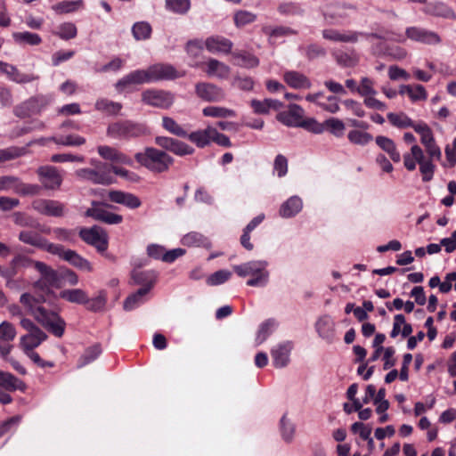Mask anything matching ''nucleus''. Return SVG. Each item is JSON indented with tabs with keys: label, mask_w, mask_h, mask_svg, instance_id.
Listing matches in <instances>:
<instances>
[{
	"label": "nucleus",
	"mask_w": 456,
	"mask_h": 456,
	"mask_svg": "<svg viewBox=\"0 0 456 456\" xmlns=\"http://www.w3.org/2000/svg\"><path fill=\"white\" fill-rule=\"evenodd\" d=\"M133 280L136 284L152 289L157 280V273L154 271H135L133 273Z\"/></svg>",
	"instance_id": "47"
},
{
	"label": "nucleus",
	"mask_w": 456,
	"mask_h": 456,
	"mask_svg": "<svg viewBox=\"0 0 456 456\" xmlns=\"http://www.w3.org/2000/svg\"><path fill=\"white\" fill-rule=\"evenodd\" d=\"M294 347L291 341H282L271 349L273 364L275 368H284L290 361V353Z\"/></svg>",
	"instance_id": "19"
},
{
	"label": "nucleus",
	"mask_w": 456,
	"mask_h": 456,
	"mask_svg": "<svg viewBox=\"0 0 456 456\" xmlns=\"http://www.w3.org/2000/svg\"><path fill=\"white\" fill-rule=\"evenodd\" d=\"M202 112L204 116L213 118H233L236 116L233 110L220 106H208L203 109Z\"/></svg>",
	"instance_id": "50"
},
{
	"label": "nucleus",
	"mask_w": 456,
	"mask_h": 456,
	"mask_svg": "<svg viewBox=\"0 0 456 456\" xmlns=\"http://www.w3.org/2000/svg\"><path fill=\"white\" fill-rule=\"evenodd\" d=\"M284 81L294 89H309L312 86L310 79L304 74L289 70L283 75Z\"/></svg>",
	"instance_id": "28"
},
{
	"label": "nucleus",
	"mask_w": 456,
	"mask_h": 456,
	"mask_svg": "<svg viewBox=\"0 0 456 456\" xmlns=\"http://www.w3.org/2000/svg\"><path fill=\"white\" fill-rule=\"evenodd\" d=\"M107 303V293L104 290L98 292L97 296L89 298L86 305L89 311L99 312L104 309Z\"/></svg>",
	"instance_id": "55"
},
{
	"label": "nucleus",
	"mask_w": 456,
	"mask_h": 456,
	"mask_svg": "<svg viewBox=\"0 0 456 456\" xmlns=\"http://www.w3.org/2000/svg\"><path fill=\"white\" fill-rule=\"evenodd\" d=\"M102 353V347L99 344H95L86 349L84 354L78 360L77 367L82 368L94 362Z\"/></svg>",
	"instance_id": "51"
},
{
	"label": "nucleus",
	"mask_w": 456,
	"mask_h": 456,
	"mask_svg": "<svg viewBox=\"0 0 456 456\" xmlns=\"http://www.w3.org/2000/svg\"><path fill=\"white\" fill-rule=\"evenodd\" d=\"M46 338L47 335L42 330H38L22 336L20 338V345L24 352L31 351L37 347Z\"/></svg>",
	"instance_id": "31"
},
{
	"label": "nucleus",
	"mask_w": 456,
	"mask_h": 456,
	"mask_svg": "<svg viewBox=\"0 0 456 456\" xmlns=\"http://www.w3.org/2000/svg\"><path fill=\"white\" fill-rule=\"evenodd\" d=\"M83 8V0L61 1L52 6V9L58 14L71 13Z\"/></svg>",
	"instance_id": "43"
},
{
	"label": "nucleus",
	"mask_w": 456,
	"mask_h": 456,
	"mask_svg": "<svg viewBox=\"0 0 456 456\" xmlns=\"http://www.w3.org/2000/svg\"><path fill=\"white\" fill-rule=\"evenodd\" d=\"M162 126L165 130L175 136L183 138L187 137V131L184 130L174 118L170 117L162 118Z\"/></svg>",
	"instance_id": "52"
},
{
	"label": "nucleus",
	"mask_w": 456,
	"mask_h": 456,
	"mask_svg": "<svg viewBox=\"0 0 456 456\" xmlns=\"http://www.w3.org/2000/svg\"><path fill=\"white\" fill-rule=\"evenodd\" d=\"M109 199L114 203L124 205L131 209L138 208L142 205V201L137 196L122 191H110Z\"/></svg>",
	"instance_id": "26"
},
{
	"label": "nucleus",
	"mask_w": 456,
	"mask_h": 456,
	"mask_svg": "<svg viewBox=\"0 0 456 456\" xmlns=\"http://www.w3.org/2000/svg\"><path fill=\"white\" fill-rule=\"evenodd\" d=\"M39 181L45 189H59L62 183V176L57 167L53 166H42L37 171Z\"/></svg>",
	"instance_id": "17"
},
{
	"label": "nucleus",
	"mask_w": 456,
	"mask_h": 456,
	"mask_svg": "<svg viewBox=\"0 0 456 456\" xmlns=\"http://www.w3.org/2000/svg\"><path fill=\"white\" fill-rule=\"evenodd\" d=\"M333 328V322L329 316L322 317L316 322V330L322 338H329Z\"/></svg>",
	"instance_id": "64"
},
{
	"label": "nucleus",
	"mask_w": 456,
	"mask_h": 456,
	"mask_svg": "<svg viewBox=\"0 0 456 456\" xmlns=\"http://www.w3.org/2000/svg\"><path fill=\"white\" fill-rule=\"evenodd\" d=\"M16 337V329L9 322H3L0 323V341L3 343H10Z\"/></svg>",
	"instance_id": "60"
},
{
	"label": "nucleus",
	"mask_w": 456,
	"mask_h": 456,
	"mask_svg": "<svg viewBox=\"0 0 456 456\" xmlns=\"http://www.w3.org/2000/svg\"><path fill=\"white\" fill-rule=\"evenodd\" d=\"M234 59V64L246 68L251 69L258 66L259 60L255 55L247 52H237L232 54Z\"/></svg>",
	"instance_id": "44"
},
{
	"label": "nucleus",
	"mask_w": 456,
	"mask_h": 456,
	"mask_svg": "<svg viewBox=\"0 0 456 456\" xmlns=\"http://www.w3.org/2000/svg\"><path fill=\"white\" fill-rule=\"evenodd\" d=\"M151 81L173 80L185 76V71L176 69L169 63H156L149 67Z\"/></svg>",
	"instance_id": "12"
},
{
	"label": "nucleus",
	"mask_w": 456,
	"mask_h": 456,
	"mask_svg": "<svg viewBox=\"0 0 456 456\" xmlns=\"http://www.w3.org/2000/svg\"><path fill=\"white\" fill-rule=\"evenodd\" d=\"M0 389H4L8 392H14L17 390L24 391L26 389V385L13 374L0 370Z\"/></svg>",
	"instance_id": "30"
},
{
	"label": "nucleus",
	"mask_w": 456,
	"mask_h": 456,
	"mask_svg": "<svg viewBox=\"0 0 456 456\" xmlns=\"http://www.w3.org/2000/svg\"><path fill=\"white\" fill-rule=\"evenodd\" d=\"M157 145L162 149L171 151L177 156L191 155L194 152V149L187 143L167 136H157L155 138Z\"/></svg>",
	"instance_id": "16"
},
{
	"label": "nucleus",
	"mask_w": 456,
	"mask_h": 456,
	"mask_svg": "<svg viewBox=\"0 0 456 456\" xmlns=\"http://www.w3.org/2000/svg\"><path fill=\"white\" fill-rule=\"evenodd\" d=\"M377 145L385 152H387L389 158L395 163L400 162L401 154L397 151L395 142L384 135H379L375 138Z\"/></svg>",
	"instance_id": "33"
},
{
	"label": "nucleus",
	"mask_w": 456,
	"mask_h": 456,
	"mask_svg": "<svg viewBox=\"0 0 456 456\" xmlns=\"http://www.w3.org/2000/svg\"><path fill=\"white\" fill-rule=\"evenodd\" d=\"M268 263L265 260H254L242 265H234L233 270L240 277L252 276L247 281L251 287L265 286L269 279V272L266 270Z\"/></svg>",
	"instance_id": "3"
},
{
	"label": "nucleus",
	"mask_w": 456,
	"mask_h": 456,
	"mask_svg": "<svg viewBox=\"0 0 456 456\" xmlns=\"http://www.w3.org/2000/svg\"><path fill=\"white\" fill-rule=\"evenodd\" d=\"M166 9L178 14L186 13L191 7L190 0H166Z\"/></svg>",
	"instance_id": "57"
},
{
	"label": "nucleus",
	"mask_w": 456,
	"mask_h": 456,
	"mask_svg": "<svg viewBox=\"0 0 456 456\" xmlns=\"http://www.w3.org/2000/svg\"><path fill=\"white\" fill-rule=\"evenodd\" d=\"M387 118L393 126L400 129H404L408 127H411L414 129V126L417 125L404 112H389L387 115Z\"/></svg>",
	"instance_id": "41"
},
{
	"label": "nucleus",
	"mask_w": 456,
	"mask_h": 456,
	"mask_svg": "<svg viewBox=\"0 0 456 456\" xmlns=\"http://www.w3.org/2000/svg\"><path fill=\"white\" fill-rule=\"evenodd\" d=\"M2 74H4L9 80L17 84L30 83L39 78L38 76L34 74L21 73L16 66L0 61V75Z\"/></svg>",
	"instance_id": "21"
},
{
	"label": "nucleus",
	"mask_w": 456,
	"mask_h": 456,
	"mask_svg": "<svg viewBox=\"0 0 456 456\" xmlns=\"http://www.w3.org/2000/svg\"><path fill=\"white\" fill-rule=\"evenodd\" d=\"M414 131L420 135V142L424 147L436 142L431 128L426 123H418L414 126Z\"/></svg>",
	"instance_id": "56"
},
{
	"label": "nucleus",
	"mask_w": 456,
	"mask_h": 456,
	"mask_svg": "<svg viewBox=\"0 0 456 456\" xmlns=\"http://www.w3.org/2000/svg\"><path fill=\"white\" fill-rule=\"evenodd\" d=\"M77 34V27L72 22H64L61 24L57 31L55 32V35H57L60 38L63 40H69L74 37H76Z\"/></svg>",
	"instance_id": "58"
},
{
	"label": "nucleus",
	"mask_w": 456,
	"mask_h": 456,
	"mask_svg": "<svg viewBox=\"0 0 456 456\" xmlns=\"http://www.w3.org/2000/svg\"><path fill=\"white\" fill-rule=\"evenodd\" d=\"M79 236L86 243L94 247L100 253L105 252L108 248V237L98 226L80 229Z\"/></svg>",
	"instance_id": "10"
},
{
	"label": "nucleus",
	"mask_w": 456,
	"mask_h": 456,
	"mask_svg": "<svg viewBox=\"0 0 456 456\" xmlns=\"http://www.w3.org/2000/svg\"><path fill=\"white\" fill-rule=\"evenodd\" d=\"M136 161L154 173H163L174 164V159L164 151L147 147L143 152H137Z\"/></svg>",
	"instance_id": "2"
},
{
	"label": "nucleus",
	"mask_w": 456,
	"mask_h": 456,
	"mask_svg": "<svg viewBox=\"0 0 456 456\" xmlns=\"http://www.w3.org/2000/svg\"><path fill=\"white\" fill-rule=\"evenodd\" d=\"M142 102L147 105L166 110L173 105L175 94L166 90L147 89L142 93Z\"/></svg>",
	"instance_id": "8"
},
{
	"label": "nucleus",
	"mask_w": 456,
	"mask_h": 456,
	"mask_svg": "<svg viewBox=\"0 0 456 456\" xmlns=\"http://www.w3.org/2000/svg\"><path fill=\"white\" fill-rule=\"evenodd\" d=\"M347 139L353 144L365 146L373 140V136L370 133L354 129L348 132Z\"/></svg>",
	"instance_id": "49"
},
{
	"label": "nucleus",
	"mask_w": 456,
	"mask_h": 456,
	"mask_svg": "<svg viewBox=\"0 0 456 456\" xmlns=\"http://www.w3.org/2000/svg\"><path fill=\"white\" fill-rule=\"evenodd\" d=\"M132 34L138 41L149 39L151 35V27L145 21L136 22L132 27Z\"/></svg>",
	"instance_id": "54"
},
{
	"label": "nucleus",
	"mask_w": 456,
	"mask_h": 456,
	"mask_svg": "<svg viewBox=\"0 0 456 456\" xmlns=\"http://www.w3.org/2000/svg\"><path fill=\"white\" fill-rule=\"evenodd\" d=\"M96 110L105 113L107 115H117L122 109L119 102H112L105 98L98 99L94 103Z\"/></svg>",
	"instance_id": "46"
},
{
	"label": "nucleus",
	"mask_w": 456,
	"mask_h": 456,
	"mask_svg": "<svg viewBox=\"0 0 456 456\" xmlns=\"http://www.w3.org/2000/svg\"><path fill=\"white\" fill-rule=\"evenodd\" d=\"M36 270L40 273V278L35 282L36 288L48 289L56 286L59 281L58 273L51 266L43 262H37Z\"/></svg>",
	"instance_id": "20"
},
{
	"label": "nucleus",
	"mask_w": 456,
	"mask_h": 456,
	"mask_svg": "<svg viewBox=\"0 0 456 456\" xmlns=\"http://www.w3.org/2000/svg\"><path fill=\"white\" fill-rule=\"evenodd\" d=\"M231 272L227 270H219L212 273L207 279V284L209 286H216L224 283L231 277Z\"/></svg>",
	"instance_id": "63"
},
{
	"label": "nucleus",
	"mask_w": 456,
	"mask_h": 456,
	"mask_svg": "<svg viewBox=\"0 0 456 456\" xmlns=\"http://www.w3.org/2000/svg\"><path fill=\"white\" fill-rule=\"evenodd\" d=\"M322 37L326 40L333 41V42H342V43H356L362 32L358 31H339L338 29L327 28L323 29Z\"/></svg>",
	"instance_id": "24"
},
{
	"label": "nucleus",
	"mask_w": 456,
	"mask_h": 456,
	"mask_svg": "<svg viewBox=\"0 0 456 456\" xmlns=\"http://www.w3.org/2000/svg\"><path fill=\"white\" fill-rule=\"evenodd\" d=\"M390 39L402 44L410 39L425 45H439L442 41L441 37L436 32L418 26L408 27L405 29V34L398 33Z\"/></svg>",
	"instance_id": "5"
},
{
	"label": "nucleus",
	"mask_w": 456,
	"mask_h": 456,
	"mask_svg": "<svg viewBox=\"0 0 456 456\" xmlns=\"http://www.w3.org/2000/svg\"><path fill=\"white\" fill-rule=\"evenodd\" d=\"M205 71L209 77H216L220 79H224L229 77L231 69L225 63L211 58L206 62Z\"/></svg>",
	"instance_id": "32"
},
{
	"label": "nucleus",
	"mask_w": 456,
	"mask_h": 456,
	"mask_svg": "<svg viewBox=\"0 0 456 456\" xmlns=\"http://www.w3.org/2000/svg\"><path fill=\"white\" fill-rule=\"evenodd\" d=\"M324 129L327 128L333 135L340 137L345 131V124L342 120L335 118L327 119L324 123Z\"/></svg>",
	"instance_id": "61"
},
{
	"label": "nucleus",
	"mask_w": 456,
	"mask_h": 456,
	"mask_svg": "<svg viewBox=\"0 0 456 456\" xmlns=\"http://www.w3.org/2000/svg\"><path fill=\"white\" fill-rule=\"evenodd\" d=\"M51 140L56 144L62 146H80L86 143V139L77 134L54 136Z\"/></svg>",
	"instance_id": "53"
},
{
	"label": "nucleus",
	"mask_w": 456,
	"mask_h": 456,
	"mask_svg": "<svg viewBox=\"0 0 456 456\" xmlns=\"http://www.w3.org/2000/svg\"><path fill=\"white\" fill-rule=\"evenodd\" d=\"M412 152L416 157V161L419 165V171L422 175L423 182H429L433 179L436 166L433 164V160L427 159L424 156L422 149L417 145H412Z\"/></svg>",
	"instance_id": "23"
},
{
	"label": "nucleus",
	"mask_w": 456,
	"mask_h": 456,
	"mask_svg": "<svg viewBox=\"0 0 456 456\" xmlns=\"http://www.w3.org/2000/svg\"><path fill=\"white\" fill-rule=\"evenodd\" d=\"M76 175L77 177L90 181L94 184L108 185L113 182L110 167L104 163H99L94 169L80 168L76 171Z\"/></svg>",
	"instance_id": "6"
},
{
	"label": "nucleus",
	"mask_w": 456,
	"mask_h": 456,
	"mask_svg": "<svg viewBox=\"0 0 456 456\" xmlns=\"http://www.w3.org/2000/svg\"><path fill=\"white\" fill-rule=\"evenodd\" d=\"M303 207L302 200L297 196L290 197L280 208V216L283 218H289L296 216Z\"/></svg>",
	"instance_id": "34"
},
{
	"label": "nucleus",
	"mask_w": 456,
	"mask_h": 456,
	"mask_svg": "<svg viewBox=\"0 0 456 456\" xmlns=\"http://www.w3.org/2000/svg\"><path fill=\"white\" fill-rule=\"evenodd\" d=\"M152 83L149 67L146 69H136L119 79L115 87L118 92H122L134 85Z\"/></svg>",
	"instance_id": "15"
},
{
	"label": "nucleus",
	"mask_w": 456,
	"mask_h": 456,
	"mask_svg": "<svg viewBox=\"0 0 456 456\" xmlns=\"http://www.w3.org/2000/svg\"><path fill=\"white\" fill-rule=\"evenodd\" d=\"M102 205L101 202L93 201L92 207L86 211V216L108 224H118L123 221L121 215L104 209Z\"/></svg>",
	"instance_id": "13"
},
{
	"label": "nucleus",
	"mask_w": 456,
	"mask_h": 456,
	"mask_svg": "<svg viewBox=\"0 0 456 456\" xmlns=\"http://www.w3.org/2000/svg\"><path fill=\"white\" fill-rule=\"evenodd\" d=\"M280 424L282 439L287 443H290L294 438L295 425L287 419L286 415L282 416Z\"/></svg>",
	"instance_id": "59"
},
{
	"label": "nucleus",
	"mask_w": 456,
	"mask_h": 456,
	"mask_svg": "<svg viewBox=\"0 0 456 456\" xmlns=\"http://www.w3.org/2000/svg\"><path fill=\"white\" fill-rule=\"evenodd\" d=\"M97 151L99 155L104 159L126 165H132L133 163L132 159L128 156L118 151L113 147L101 145L98 147Z\"/></svg>",
	"instance_id": "29"
},
{
	"label": "nucleus",
	"mask_w": 456,
	"mask_h": 456,
	"mask_svg": "<svg viewBox=\"0 0 456 456\" xmlns=\"http://www.w3.org/2000/svg\"><path fill=\"white\" fill-rule=\"evenodd\" d=\"M337 63L342 67L353 68L359 62V56L354 50L348 52L336 51L332 53Z\"/></svg>",
	"instance_id": "36"
},
{
	"label": "nucleus",
	"mask_w": 456,
	"mask_h": 456,
	"mask_svg": "<svg viewBox=\"0 0 456 456\" xmlns=\"http://www.w3.org/2000/svg\"><path fill=\"white\" fill-rule=\"evenodd\" d=\"M278 326V322L274 319H267L263 322L259 327L256 335V344L257 346L264 343L271 334L275 330Z\"/></svg>",
	"instance_id": "39"
},
{
	"label": "nucleus",
	"mask_w": 456,
	"mask_h": 456,
	"mask_svg": "<svg viewBox=\"0 0 456 456\" xmlns=\"http://www.w3.org/2000/svg\"><path fill=\"white\" fill-rule=\"evenodd\" d=\"M37 262L26 256L17 255L11 260L9 267L4 270V277H14L24 268L36 269Z\"/></svg>",
	"instance_id": "25"
},
{
	"label": "nucleus",
	"mask_w": 456,
	"mask_h": 456,
	"mask_svg": "<svg viewBox=\"0 0 456 456\" xmlns=\"http://www.w3.org/2000/svg\"><path fill=\"white\" fill-rule=\"evenodd\" d=\"M182 243L187 247H202L209 248L211 242L209 240L197 232H191L185 234L182 239Z\"/></svg>",
	"instance_id": "40"
},
{
	"label": "nucleus",
	"mask_w": 456,
	"mask_h": 456,
	"mask_svg": "<svg viewBox=\"0 0 456 456\" xmlns=\"http://www.w3.org/2000/svg\"><path fill=\"white\" fill-rule=\"evenodd\" d=\"M195 93L199 98L205 102H220L224 99V90L212 84L207 82H200L195 85Z\"/></svg>",
	"instance_id": "18"
},
{
	"label": "nucleus",
	"mask_w": 456,
	"mask_h": 456,
	"mask_svg": "<svg viewBox=\"0 0 456 456\" xmlns=\"http://www.w3.org/2000/svg\"><path fill=\"white\" fill-rule=\"evenodd\" d=\"M424 12L428 14L443 17L446 19H456L454 12L447 5L442 3H430L426 7Z\"/></svg>",
	"instance_id": "38"
},
{
	"label": "nucleus",
	"mask_w": 456,
	"mask_h": 456,
	"mask_svg": "<svg viewBox=\"0 0 456 456\" xmlns=\"http://www.w3.org/2000/svg\"><path fill=\"white\" fill-rule=\"evenodd\" d=\"M48 252L59 256L79 270L86 272L93 271L92 265L88 260L81 256L75 250L66 249L62 245L51 244L48 246Z\"/></svg>",
	"instance_id": "7"
},
{
	"label": "nucleus",
	"mask_w": 456,
	"mask_h": 456,
	"mask_svg": "<svg viewBox=\"0 0 456 456\" xmlns=\"http://www.w3.org/2000/svg\"><path fill=\"white\" fill-rule=\"evenodd\" d=\"M149 293V287H142L135 293L126 297L124 302V309L131 311L142 304L145 299L144 297Z\"/></svg>",
	"instance_id": "48"
},
{
	"label": "nucleus",
	"mask_w": 456,
	"mask_h": 456,
	"mask_svg": "<svg viewBox=\"0 0 456 456\" xmlns=\"http://www.w3.org/2000/svg\"><path fill=\"white\" fill-rule=\"evenodd\" d=\"M34 210L41 215L47 216L61 217L65 213V206L63 203L45 199H37L32 202Z\"/></svg>",
	"instance_id": "14"
},
{
	"label": "nucleus",
	"mask_w": 456,
	"mask_h": 456,
	"mask_svg": "<svg viewBox=\"0 0 456 456\" xmlns=\"http://www.w3.org/2000/svg\"><path fill=\"white\" fill-rule=\"evenodd\" d=\"M61 298L75 304L86 305L88 295L81 289H64L60 293Z\"/></svg>",
	"instance_id": "42"
},
{
	"label": "nucleus",
	"mask_w": 456,
	"mask_h": 456,
	"mask_svg": "<svg viewBox=\"0 0 456 456\" xmlns=\"http://www.w3.org/2000/svg\"><path fill=\"white\" fill-rule=\"evenodd\" d=\"M14 42L20 45H38L42 42V38L38 34L29 31L12 33Z\"/></svg>",
	"instance_id": "45"
},
{
	"label": "nucleus",
	"mask_w": 456,
	"mask_h": 456,
	"mask_svg": "<svg viewBox=\"0 0 456 456\" xmlns=\"http://www.w3.org/2000/svg\"><path fill=\"white\" fill-rule=\"evenodd\" d=\"M19 240L26 244L45 248L48 251V246L52 243L48 242L38 233L31 231H22L19 234Z\"/></svg>",
	"instance_id": "35"
},
{
	"label": "nucleus",
	"mask_w": 456,
	"mask_h": 456,
	"mask_svg": "<svg viewBox=\"0 0 456 456\" xmlns=\"http://www.w3.org/2000/svg\"><path fill=\"white\" fill-rule=\"evenodd\" d=\"M213 127L208 126L206 129L187 133V137L198 147L203 148L212 142Z\"/></svg>",
	"instance_id": "37"
},
{
	"label": "nucleus",
	"mask_w": 456,
	"mask_h": 456,
	"mask_svg": "<svg viewBox=\"0 0 456 456\" xmlns=\"http://www.w3.org/2000/svg\"><path fill=\"white\" fill-rule=\"evenodd\" d=\"M304 110L299 105L290 104L288 110L278 114L277 118L288 126L299 127L304 118Z\"/></svg>",
	"instance_id": "22"
},
{
	"label": "nucleus",
	"mask_w": 456,
	"mask_h": 456,
	"mask_svg": "<svg viewBox=\"0 0 456 456\" xmlns=\"http://www.w3.org/2000/svg\"><path fill=\"white\" fill-rule=\"evenodd\" d=\"M13 190L14 192L20 195H37L40 191V186L22 183L15 176L0 177V191Z\"/></svg>",
	"instance_id": "9"
},
{
	"label": "nucleus",
	"mask_w": 456,
	"mask_h": 456,
	"mask_svg": "<svg viewBox=\"0 0 456 456\" xmlns=\"http://www.w3.org/2000/svg\"><path fill=\"white\" fill-rule=\"evenodd\" d=\"M20 301L27 307L28 314L54 336L61 338L63 335L66 323L56 313L39 305L28 293L22 294Z\"/></svg>",
	"instance_id": "1"
},
{
	"label": "nucleus",
	"mask_w": 456,
	"mask_h": 456,
	"mask_svg": "<svg viewBox=\"0 0 456 456\" xmlns=\"http://www.w3.org/2000/svg\"><path fill=\"white\" fill-rule=\"evenodd\" d=\"M146 127L131 120H119L110 123L107 128V135L118 140H130L144 135Z\"/></svg>",
	"instance_id": "4"
},
{
	"label": "nucleus",
	"mask_w": 456,
	"mask_h": 456,
	"mask_svg": "<svg viewBox=\"0 0 456 456\" xmlns=\"http://www.w3.org/2000/svg\"><path fill=\"white\" fill-rule=\"evenodd\" d=\"M299 127H302V128L307 130L308 132H311V133H314L316 134H320L324 132L323 123L318 122L314 118H308L305 119L303 118Z\"/></svg>",
	"instance_id": "62"
},
{
	"label": "nucleus",
	"mask_w": 456,
	"mask_h": 456,
	"mask_svg": "<svg viewBox=\"0 0 456 456\" xmlns=\"http://www.w3.org/2000/svg\"><path fill=\"white\" fill-rule=\"evenodd\" d=\"M47 104L48 100L43 95L31 97L17 105L13 110V113L19 118H28L40 113Z\"/></svg>",
	"instance_id": "11"
},
{
	"label": "nucleus",
	"mask_w": 456,
	"mask_h": 456,
	"mask_svg": "<svg viewBox=\"0 0 456 456\" xmlns=\"http://www.w3.org/2000/svg\"><path fill=\"white\" fill-rule=\"evenodd\" d=\"M205 46L207 50L212 53H228L232 50V43L223 37L214 36L206 39Z\"/></svg>",
	"instance_id": "27"
}]
</instances>
